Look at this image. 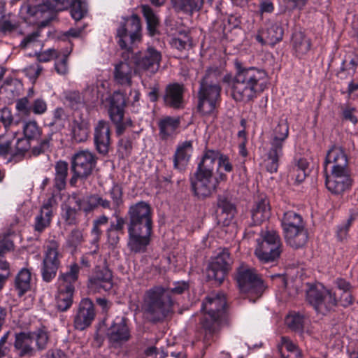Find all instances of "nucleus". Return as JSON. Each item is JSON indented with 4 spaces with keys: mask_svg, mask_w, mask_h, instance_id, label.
Segmentation results:
<instances>
[{
    "mask_svg": "<svg viewBox=\"0 0 358 358\" xmlns=\"http://www.w3.org/2000/svg\"><path fill=\"white\" fill-rule=\"evenodd\" d=\"M127 215V248L134 253H143L151 241L152 234V211L145 201H138L129 206Z\"/></svg>",
    "mask_w": 358,
    "mask_h": 358,
    "instance_id": "1",
    "label": "nucleus"
},
{
    "mask_svg": "<svg viewBox=\"0 0 358 358\" xmlns=\"http://www.w3.org/2000/svg\"><path fill=\"white\" fill-rule=\"evenodd\" d=\"M236 73L231 82V96L236 101H252L267 87L268 76L264 70L243 67L236 64Z\"/></svg>",
    "mask_w": 358,
    "mask_h": 358,
    "instance_id": "2",
    "label": "nucleus"
},
{
    "mask_svg": "<svg viewBox=\"0 0 358 358\" xmlns=\"http://www.w3.org/2000/svg\"><path fill=\"white\" fill-rule=\"evenodd\" d=\"M226 308V295L222 292L210 293L203 300L201 307L203 316L200 324L206 336H212L222 327L229 324Z\"/></svg>",
    "mask_w": 358,
    "mask_h": 358,
    "instance_id": "3",
    "label": "nucleus"
},
{
    "mask_svg": "<svg viewBox=\"0 0 358 358\" xmlns=\"http://www.w3.org/2000/svg\"><path fill=\"white\" fill-rule=\"evenodd\" d=\"M71 0H27L20 8L23 20L44 27L52 20L57 13L67 10Z\"/></svg>",
    "mask_w": 358,
    "mask_h": 358,
    "instance_id": "4",
    "label": "nucleus"
},
{
    "mask_svg": "<svg viewBox=\"0 0 358 358\" xmlns=\"http://www.w3.org/2000/svg\"><path fill=\"white\" fill-rule=\"evenodd\" d=\"M220 71L217 68L207 69L199 82L197 92V110L202 115L214 113L221 101Z\"/></svg>",
    "mask_w": 358,
    "mask_h": 358,
    "instance_id": "5",
    "label": "nucleus"
},
{
    "mask_svg": "<svg viewBox=\"0 0 358 358\" xmlns=\"http://www.w3.org/2000/svg\"><path fill=\"white\" fill-rule=\"evenodd\" d=\"M174 303L175 299L169 295L167 289L155 286L145 292L142 308L152 322H157L164 320L173 312Z\"/></svg>",
    "mask_w": 358,
    "mask_h": 358,
    "instance_id": "6",
    "label": "nucleus"
},
{
    "mask_svg": "<svg viewBox=\"0 0 358 358\" xmlns=\"http://www.w3.org/2000/svg\"><path fill=\"white\" fill-rule=\"evenodd\" d=\"M306 301L317 315L326 316L336 310L340 304L337 294L321 283L309 284L306 293Z\"/></svg>",
    "mask_w": 358,
    "mask_h": 358,
    "instance_id": "7",
    "label": "nucleus"
},
{
    "mask_svg": "<svg viewBox=\"0 0 358 358\" xmlns=\"http://www.w3.org/2000/svg\"><path fill=\"white\" fill-rule=\"evenodd\" d=\"M288 136L287 121L280 120L272 131L269 139V149L264 159V166L268 172L271 173L277 172L280 159L283 155V146Z\"/></svg>",
    "mask_w": 358,
    "mask_h": 358,
    "instance_id": "8",
    "label": "nucleus"
},
{
    "mask_svg": "<svg viewBox=\"0 0 358 358\" xmlns=\"http://www.w3.org/2000/svg\"><path fill=\"white\" fill-rule=\"evenodd\" d=\"M236 280L240 292L247 294L253 302L262 296L266 288L257 271L244 264L237 268Z\"/></svg>",
    "mask_w": 358,
    "mask_h": 358,
    "instance_id": "9",
    "label": "nucleus"
},
{
    "mask_svg": "<svg viewBox=\"0 0 358 358\" xmlns=\"http://www.w3.org/2000/svg\"><path fill=\"white\" fill-rule=\"evenodd\" d=\"M283 245L279 234L273 230L262 231L257 240L255 255L262 264L273 263L280 257Z\"/></svg>",
    "mask_w": 358,
    "mask_h": 358,
    "instance_id": "10",
    "label": "nucleus"
},
{
    "mask_svg": "<svg viewBox=\"0 0 358 358\" xmlns=\"http://www.w3.org/2000/svg\"><path fill=\"white\" fill-rule=\"evenodd\" d=\"M62 258L63 252L59 241L55 236L46 240L43 245V259L41 269L43 281L50 282L56 277Z\"/></svg>",
    "mask_w": 358,
    "mask_h": 358,
    "instance_id": "11",
    "label": "nucleus"
},
{
    "mask_svg": "<svg viewBox=\"0 0 358 358\" xmlns=\"http://www.w3.org/2000/svg\"><path fill=\"white\" fill-rule=\"evenodd\" d=\"M96 164L95 155L89 150H80L76 152L71 159L72 176L69 183L76 186L78 180H86L93 171Z\"/></svg>",
    "mask_w": 358,
    "mask_h": 358,
    "instance_id": "12",
    "label": "nucleus"
},
{
    "mask_svg": "<svg viewBox=\"0 0 358 358\" xmlns=\"http://www.w3.org/2000/svg\"><path fill=\"white\" fill-rule=\"evenodd\" d=\"M126 99L123 94L114 92L110 100L108 113L110 121L115 127L117 136H121L125 130L132 126V121L125 113Z\"/></svg>",
    "mask_w": 358,
    "mask_h": 358,
    "instance_id": "13",
    "label": "nucleus"
},
{
    "mask_svg": "<svg viewBox=\"0 0 358 358\" xmlns=\"http://www.w3.org/2000/svg\"><path fill=\"white\" fill-rule=\"evenodd\" d=\"M141 24L140 17L132 15L117 30V43L122 49L132 51V45L141 41Z\"/></svg>",
    "mask_w": 358,
    "mask_h": 358,
    "instance_id": "14",
    "label": "nucleus"
},
{
    "mask_svg": "<svg viewBox=\"0 0 358 358\" xmlns=\"http://www.w3.org/2000/svg\"><path fill=\"white\" fill-rule=\"evenodd\" d=\"M226 175L221 173L219 178L214 175L194 173L190 178L191 188L199 199L211 196L217 192L220 180H225Z\"/></svg>",
    "mask_w": 358,
    "mask_h": 358,
    "instance_id": "15",
    "label": "nucleus"
},
{
    "mask_svg": "<svg viewBox=\"0 0 358 358\" xmlns=\"http://www.w3.org/2000/svg\"><path fill=\"white\" fill-rule=\"evenodd\" d=\"M232 260L227 249H223L210 263L207 269V277L220 285L231 268Z\"/></svg>",
    "mask_w": 358,
    "mask_h": 358,
    "instance_id": "16",
    "label": "nucleus"
},
{
    "mask_svg": "<svg viewBox=\"0 0 358 358\" xmlns=\"http://www.w3.org/2000/svg\"><path fill=\"white\" fill-rule=\"evenodd\" d=\"M161 60V52L152 47L148 48L143 52L134 57L136 70L145 72L149 76H152L158 71Z\"/></svg>",
    "mask_w": 358,
    "mask_h": 358,
    "instance_id": "17",
    "label": "nucleus"
},
{
    "mask_svg": "<svg viewBox=\"0 0 358 358\" xmlns=\"http://www.w3.org/2000/svg\"><path fill=\"white\" fill-rule=\"evenodd\" d=\"M352 183L350 170L331 171L326 176L325 185L329 191L335 194L343 193Z\"/></svg>",
    "mask_w": 358,
    "mask_h": 358,
    "instance_id": "18",
    "label": "nucleus"
},
{
    "mask_svg": "<svg viewBox=\"0 0 358 358\" xmlns=\"http://www.w3.org/2000/svg\"><path fill=\"white\" fill-rule=\"evenodd\" d=\"M113 287L112 271L106 266H98L88 282L89 289L94 292H108Z\"/></svg>",
    "mask_w": 358,
    "mask_h": 358,
    "instance_id": "19",
    "label": "nucleus"
},
{
    "mask_svg": "<svg viewBox=\"0 0 358 358\" xmlns=\"http://www.w3.org/2000/svg\"><path fill=\"white\" fill-rule=\"evenodd\" d=\"M329 166L330 171L350 170L348 158L342 146L333 145L327 150L324 162V170L326 173Z\"/></svg>",
    "mask_w": 358,
    "mask_h": 358,
    "instance_id": "20",
    "label": "nucleus"
},
{
    "mask_svg": "<svg viewBox=\"0 0 358 358\" xmlns=\"http://www.w3.org/2000/svg\"><path fill=\"white\" fill-rule=\"evenodd\" d=\"M57 206V202L54 195L44 201L39 213L34 219V230L38 233L43 232L50 226L53 211Z\"/></svg>",
    "mask_w": 358,
    "mask_h": 358,
    "instance_id": "21",
    "label": "nucleus"
},
{
    "mask_svg": "<svg viewBox=\"0 0 358 358\" xmlns=\"http://www.w3.org/2000/svg\"><path fill=\"white\" fill-rule=\"evenodd\" d=\"M94 317L95 313L92 301L87 298L82 299L74 318L75 328L78 330H84L91 324Z\"/></svg>",
    "mask_w": 358,
    "mask_h": 358,
    "instance_id": "22",
    "label": "nucleus"
},
{
    "mask_svg": "<svg viewBox=\"0 0 358 358\" xmlns=\"http://www.w3.org/2000/svg\"><path fill=\"white\" fill-rule=\"evenodd\" d=\"M125 317H117L108 329L107 337L113 344H121L131 338L130 330Z\"/></svg>",
    "mask_w": 358,
    "mask_h": 358,
    "instance_id": "23",
    "label": "nucleus"
},
{
    "mask_svg": "<svg viewBox=\"0 0 358 358\" xmlns=\"http://www.w3.org/2000/svg\"><path fill=\"white\" fill-rule=\"evenodd\" d=\"M94 141L96 150L102 155L108 152L110 145V129L109 123L99 120L94 127Z\"/></svg>",
    "mask_w": 358,
    "mask_h": 358,
    "instance_id": "24",
    "label": "nucleus"
},
{
    "mask_svg": "<svg viewBox=\"0 0 358 358\" xmlns=\"http://www.w3.org/2000/svg\"><path fill=\"white\" fill-rule=\"evenodd\" d=\"M13 348L15 352L20 358L34 356L36 350L33 346L31 331L15 333Z\"/></svg>",
    "mask_w": 358,
    "mask_h": 358,
    "instance_id": "25",
    "label": "nucleus"
},
{
    "mask_svg": "<svg viewBox=\"0 0 358 358\" xmlns=\"http://www.w3.org/2000/svg\"><path fill=\"white\" fill-rule=\"evenodd\" d=\"M184 85L179 83H173L166 86L163 96L164 104L173 109L183 108Z\"/></svg>",
    "mask_w": 358,
    "mask_h": 358,
    "instance_id": "26",
    "label": "nucleus"
},
{
    "mask_svg": "<svg viewBox=\"0 0 358 358\" xmlns=\"http://www.w3.org/2000/svg\"><path fill=\"white\" fill-rule=\"evenodd\" d=\"M269 201L266 196L259 195L255 201L251 210L252 219L254 224H259L270 217Z\"/></svg>",
    "mask_w": 358,
    "mask_h": 358,
    "instance_id": "27",
    "label": "nucleus"
},
{
    "mask_svg": "<svg viewBox=\"0 0 358 358\" xmlns=\"http://www.w3.org/2000/svg\"><path fill=\"white\" fill-rule=\"evenodd\" d=\"M218 157L219 150H206L198 163L194 173L214 175V169Z\"/></svg>",
    "mask_w": 358,
    "mask_h": 358,
    "instance_id": "28",
    "label": "nucleus"
},
{
    "mask_svg": "<svg viewBox=\"0 0 358 358\" xmlns=\"http://www.w3.org/2000/svg\"><path fill=\"white\" fill-rule=\"evenodd\" d=\"M192 150V143L190 141H185L178 144L173 155V167L176 169L180 171L185 169L191 157Z\"/></svg>",
    "mask_w": 358,
    "mask_h": 358,
    "instance_id": "29",
    "label": "nucleus"
},
{
    "mask_svg": "<svg viewBox=\"0 0 358 358\" xmlns=\"http://www.w3.org/2000/svg\"><path fill=\"white\" fill-rule=\"evenodd\" d=\"M334 285L337 289L341 292L338 296L340 305L343 308L352 305L355 298L352 294L353 287L351 283L343 278H337L334 281Z\"/></svg>",
    "mask_w": 358,
    "mask_h": 358,
    "instance_id": "30",
    "label": "nucleus"
},
{
    "mask_svg": "<svg viewBox=\"0 0 358 358\" xmlns=\"http://www.w3.org/2000/svg\"><path fill=\"white\" fill-rule=\"evenodd\" d=\"M180 123V119L178 117L166 116L161 119L158 122L160 138L166 141L173 137L176 134V130L179 127Z\"/></svg>",
    "mask_w": 358,
    "mask_h": 358,
    "instance_id": "31",
    "label": "nucleus"
},
{
    "mask_svg": "<svg viewBox=\"0 0 358 358\" xmlns=\"http://www.w3.org/2000/svg\"><path fill=\"white\" fill-rule=\"evenodd\" d=\"M284 234L287 244L294 249L303 248L308 239V232L305 227L286 231Z\"/></svg>",
    "mask_w": 358,
    "mask_h": 358,
    "instance_id": "32",
    "label": "nucleus"
},
{
    "mask_svg": "<svg viewBox=\"0 0 358 358\" xmlns=\"http://www.w3.org/2000/svg\"><path fill=\"white\" fill-rule=\"evenodd\" d=\"M71 134L75 141H85L90 134L89 122L81 116L75 117L71 124Z\"/></svg>",
    "mask_w": 358,
    "mask_h": 358,
    "instance_id": "33",
    "label": "nucleus"
},
{
    "mask_svg": "<svg viewBox=\"0 0 358 358\" xmlns=\"http://www.w3.org/2000/svg\"><path fill=\"white\" fill-rule=\"evenodd\" d=\"M292 45L297 57H301L310 50L311 41L302 31H295L292 37Z\"/></svg>",
    "mask_w": 358,
    "mask_h": 358,
    "instance_id": "34",
    "label": "nucleus"
},
{
    "mask_svg": "<svg viewBox=\"0 0 358 358\" xmlns=\"http://www.w3.org/2000/svg\"><path fill=\"white\" fill-rule=\"evenodd\" d=\"M74 292V289L58 286L56 296V307L58 310L64 312L70 308L73 303Z\"/></svg>",
    "mask_w": 358,
    "mask_h": 358,
    "instance_id": "35",
    "label": "nucleus"
},
{
    "mask_svg": "<svg viewBox=\"0 0 358 358\" xmlns=\"http://www.w3.org/2000/svg\"><path fill=\"white\" fill-rule=\"evenodd\" d=\"M80 266L76 263L69 265L66 272L61 273L58 278V283L60 287H66L75 289V283L78 279Z\"/></svg>",
    "mask_w": 358,
    "mask_h": 358,
    "instance_id": "36",
    "label": "nucleus"
},
{
    "mask_svg": "<svg viewBox=\"0 0 358 358\" xmlns=\"http://www.w3.org/2000/svg\"><path fill=\"white\" fill-rule=\"evenodd\" d=\"M132 75L133 68L127 62H121L115 67V79L121 85L131 86Z\"/></svg>",
    "mask_w": 358,
    "mask_h": 358,
    "instance_id": "37",
    "label": "nucleus"
},
{
    "mask_svg": "<svg viewBox=\"0 0 358 358\" xmlns=\"http://www.w3.org/2000/svg\"><path fill=\"white\" fill-rule=\"evenodd\" d=\"M69 165L65 161L59 160L55 165L54 187L58 190L64 189L66 184Z\"/></svg>",
    "mask_w": 358,
    "mask_h": 358,
    "instance_id": "38",
    "label": "nucleus"
},
{
    "mask_svg": "<svg viewBox=\"0 0 358 358\" xmlns=\"http://www.w3.org/2000/svg\"><path fill=\"white\" fill-rule=\"evenodd\" d=\"M175 10L192 15L199 11L203 5V0H171Z\"/></svg>",
    "mask_w": 358,
    "mask_h": 358,
    "instance_id": "39",
    "label": "nucleus"
},
{
    "mask_svg": "<svg viewBox=\"0 0 358 358\" xmlns=\"http://www.w3.org/2000/svg\"><path fill=\"white\" fill-rule=\"evenodd\" d=\"M31 271L27 268H22L15 279V287L20 296H22L31 289Z\"/></svg>",
    "mask_w": 358,
    "mask_h": 358,
    "instance_id": "40",
    "label": "nucleus"
},
{
    "mask_svg": "<svg viewBox=\"0 0 358 358\" xmlns=\"http://www.w3.org/2000/svg\"><path fill=\"white\" fill-rule=\"evenodd\" d=\"M282 226L284 232L304 227L301 216L294 211H287L284 213Z\"/></svg>",
    "mask_w": 358,
    "mask_h": 358,
    "instance_id": "41",
    "label": "nucleus"
},
{
    "mask_svg": "<svg viewBox=\"0 0 358 358\" xmlns=\"http://www.w3.org/2000/svg\"><path fill=\"white\" fill-rule=\"evenodd\" d=\"M16 80L11 77L6 78L0 87V99L4 102H12L17 96L15 89Z\"/></svg>",
    "mask_w": 358,
    "mask_h": 358,
    "instance_id": "42",
    "label": "nucleus"
},
{
    "mask_svg": "<svg viewBox=\"0 0 358 358\" xmlns=\"http://www.w3.org/2000/svg\"><path fill=\"white\" fill-rule=\"evenodd\" d=\"M141 10L146 20L148 31L150 36H154L157 33V28L159 25V18L148 5H143Z\"/></svg>",
    "mask_w": 358,
    "mask_h": 358,
    "instance_id": "43",
    "label": "nucleus"
},
{
    "mask_svg": "<svg viewBox=\"0 0 358 358\" xmlns=\"http://www.w3.org/2000/svg\"><path fill=\"white\" fill-rule=\"evenodd\" d=\"M31 334L33 342L35 341L36 350L42 351L46 349L50 340V335L45 327H43L31 331Z\"/></svg>",
    "mask_w": 358,
    "mask_h": 358,
    "instance_id": "44",
    "label": "nucleus"
},
{
    "mask_svg": "<svg viewBox=\"0 0 358 358\" xmlns=\"http://www.w3.org/2000/svg\"><path fill=\"white\" fill-rule=\"evenodd\" d=\"M69 8H70L71 16L76 21L82 20L87 13V4L81 0H71Z\"/></svg>",
    "mask_w": 358,
    "mask_h": 358,
    "instance_id": "45",
    "label": "nucleus"
},
{
    "mask_svg": "<svg viewBox=\"0 0 358 358\" xmlns=\"http://www.w3.org/2000/svg\"><path fill=\"white\" fill-rule=\"evenodd\" d=\"M23 133L24 137L30 141H38L41 135V129L36 121L29 120L24 123Z\"/></svg>",
    "mask_w": 358,
    "mask_h": 358,
    "instance_id": "46",
    "label": "nucleus"
},
{
    "mask_svg": "<svg viewBox=\"0 0 358 358\" xmlns=\"http://www.w3.org/2000/svg\"><path fill=\"white\" fill-rule=\"evenodd\" d=\"M84 238L83 231L79 229H73L68 234L66 238V247L75 251L77 248L83 242Z\"/></svg>",
    "mask_w": 358,
    "mask_h": 358,
    "instance_id": "47",
    "label": "nucleus"
},
{
    "mask_svg": "<svg viewBox=\"0 0 358 358\" xmlns=\"http://www.w3.org/2000/svg\"><path fill=\"white\" fill-rule=\"evenodd\" d=\"M287 327L294 331L302 332L304 324V317L299 313H291L285 319Z\"/></svg>",
    "mask_w": 358,
    "mask_h": 358,
    "instance_id": "48",
    "label": "nucleus"
},
{
    "mask_svg": "<svg viewBox=\"0 0 358 358\" xmlns=\"http://www.w3.org/2000/svg\"><path fill=\"white\" fill-rule=\"evenodd\" d=\"M19 27V22L12 17L10 14L5 15V17L0 20V32L4 35L13 33L16 31Z\"/></svg>",
    "mask_w": 358,
    "mask_h": 358,
    "instance_id": "49",
    "label": "nucleus"
},
{
    "mask_svg": "<svg viewBox=\"0 0 358 358\" xmlns=\"http://www.w3.org/2000/svg\"><path fill=\"white\" fill-rule=\"evenodd\" d=\"M15 138L13 133L5 134L0 136V157H6L12 154V144Z\"/></svg>",
    "mask_w": 358,
    "mask_h": 358,
    "instance_id": "50",
    "label": "nucleus"
},
{
    "mask_svg": "<svg viewBox=\"0 0 358 358\" xmlns=\"http://www.w3.org/2000/svg\"><path fill=\"white\" fill-rule=\"evenodd\" d=\"M78 208L76 209L71 206L69 203H65L62 206V218L68 225H74L78 223V215L79 214Z\"/></svg>",
    "mask_w": 358,
    "mask_h": 358,
    "instance_id": "51",
    "label": "nucleus"
},
{
    "mask_svg": "<svg viewBox=\"0 0 358 358\" xmlns=\"http://www.w3.org/2000/svg\"><path fill=\"white\" fill-rule=\"evenodd\" d=\"M266 33L267 41H269L271 44H275L280 42L283 37V29L278 24H273L271 25L266 30H265Z\"/></svg>",
    "mask_w": 358,
    "mask_h": 358,
    "instance_id": "52",
    "label": "nucleus"
},
{
    "mask_svg": "<svg viewBox=\"0 0 358 358\" xmlns=\"http://www.w3.org/2000/svg\"><path fill=\"white\" fill-rule=\"evenodd\" d=\"M171 44L173 48L182 52L192 48V39L189 34H180L178 37L172 39Z\"/></svg>",
    "mask_w": 358,
    "mask_h": 358,
    "instance_id": "53",
    "label": "nucleus"
},
{
    "mask_svg": "<svg viewBox=\"0 0 358 358\" xmlns=\"http://www.w3.org/2000/svg\"><path fill=\"white\" fill-rule=\"evenodd\" d=\"M236 213V208L228 198L224 196H219L217 199V205L215 213Z\"/></svg>",
    "mask_w": 358,
    "mask_h": 358,
    "instance_id": "54",
    "label": "nucleus"
},
{
    "mask_svg": "<svg viewBox=\"0 0 358 358\" xmlns=\"http://www.w3.org/2000/svg\"><path fill=\"white\" fill-rule=\"evenodd\" d=\"M65 101L73 109H78L84 105L83 97L78 91L67 92L65 94Z\"/></svg>",
    "mask_w": 358,
    "mask_h": 358,
    "instance_id": "55",
    "label": "nucleus"
},
{
    "mask_svg": "<svg viewBox=\"0 0 358 358\" xmlns=\"http://www.w3.org/2000/svg\"><path fill=\"white\" fill-rule=\"evenodd\" d=\"M109 196L111 202L114 205V208L120 210L121 206L123 204V192L122 188L115 184L108 192Z\"/></svg>",
    "mask_w": 358,
    "mask_h": 358,
    "instance_id": "56",
    "label": "nucleus"
},
{
    "mask_svg": "<svg viewBox=\"0 0 358 358\" xmlns=\"http://www.w3.org/2000/svg\"><path fill=\"white\" fill-rule=\"evenodd\" d=\"M78 210L90 213L97 208L96 194L90 195L86 200L77 199L76 201Z\"/></svg>",
    "mask_w": 358,
    "mask_h": 358,
    "instance_id": "57",
    "label": "nucleus"
},
{
    "mask_svg": "<svg viewBox=\"0 0 358 358\" xmlns=\"http://www.w3.org/2000/svg\"><path fill=\"white\" fill-rule=\"evenodd\" d=\"M31 141L25 137L19 138L15 143V150L13 155L14 156L24 155L31 148Z\"/></svg>",
    "mask_w": 358,
    "mask_h": 358,
    "instance_id": "58",
    "label": "nucleus"
},
{
    "mask_svg": "<svg viewBox=\"0 0 358 358\" xmlns=\"http://www.w3.org/2000/svg\"><path fill=\"white\" fill-rule=\"evenodd\" d=\"M41 31L36 30L31 34H27L21 41L20 46L22 48L33 47L38 43H40L39 38Z\"/></svg>",
    "mask_w": 358,
    "mask_h": 358,
    "instance_id": "59",
    "label": "nucleus"
},
{
    "mask_svg": "<svg viewBox=\"0 0 358 358\" xmlns=\"http://www.w3.org/2000/svg\"><path fill=\"white\" fill-rule=\"evenodd\" d=\"M43 71V68L38 63L32 64L23 70L24 74L34 83Z\"/></svg>",
    "mask_w": 358,
    "mask_h": 358,
    "instance_id": "60",
    "label": "nucleus"
},
{
    "mask_svg": "<svg viewBox=\"0 0 358 358\" xmlns=\"http://www.w3.org/2000/svg\"><path fill=\"white\" fill-rule=\"evenodd\" d=\"M354 220H355V217L352 215H351L349 217V218L345 221V223L341 224V225L338 226L337 231H336V236H337V238L340 241H343V240H345L347 238L349 229L351 227Z\"/></svg>",
    "mask_w": 358,
    "mask_h": 358,
    "instance_id": "61",
    "label": "nucleus"
},
{
    "mask_svg": "<svg viewBox=\"0 0 358 358\" xmlns=\"http://www.w3.org/2000/svg\"><path fill=\"white\" fill-rule=\"evenodd\" d=\"M189 288L188 282L178 281L173 283V287L166 288L169 296L180 295L187 291ZM173 299V297H172Z\"/></svg>",
    "mask_w": 358,
    "mask_h": 358,
    "instance_id": "62",
    "label": "nucleus"
},
{
    "mask_svg": "<svg viewBox=\"0 0 358 358\" xmlns=\"http://www.w3.org/2000/svg\"><path fill=\"white\" fill-rule=\"evenodd\" d=\"M37 59L41 62H48L53 59H59L60 52L54 48L36 53Z\"/></svg>",
    "mask_w": 358,
    "mask_h": 358,
    "instance_id": "63",
    "label": "nucleus"
},
{
    "mask_svg": "<svg viewBox=\"0 0 358 358\" xmlns=\"http://www.w3.org/2000/svg\"><path fill=\"white\" fill-rule=\"evenodd\" d=\"M113 216L115 218V222H110L109 229L120 232L121 234L124 233V225L126 220L120 215V210L114 213Z\"/></svg>",
    "mask_w": 358,
    "mask_h": 358,
    "instance_id": "64",
    "label": "nucleus"
}]
</instances>
